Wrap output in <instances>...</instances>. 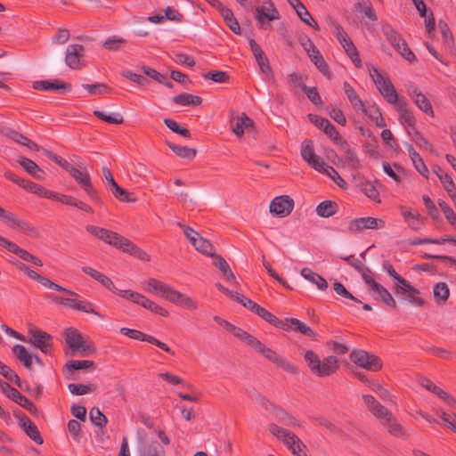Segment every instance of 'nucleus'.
<instances>
[{
    "label": "nucleus",
    "mask_w": 456,
    "mask_h": 456,
    "mask_svg": "<svg viewBox=\"0 0 456 456\" xmlns=\"http://www.w3.org/2000/svg\"><path fill=\"white\" fill-rule=\"evenodd\" d=\"M311 372L317 377H329L335 373L338 368V360L330 355L321 361L320 357L312 350H307L304 355Z\"/></svg>",
    "instance_id": "obj_1"
},
{
    "label": "nucleus",
    "mask_w": 456,
    "mask_h": 456,
    "mask_svg": "<svg viewBox=\"0 0 456 456\" xmlns=\"http://www.w3.org/2000/svg\"><path fill=\"white\" fill-rule=\"evenodd\" d=\"M381 30L386 39L390 43L394 49L411 63L416 62L418 60L415 54L408 46L406 41L402 36L388 23H385L381 27Z\"/></svg>",
    "instance_id": "obj_2"
},
{
    "label": "nucleus",
    "mask_w": 456,
    "mask_h": 456,
    "mask_svg": "<svg viewBox=\"0 0 456 456\" xmlns=\"http://www.w3.org/2000/svg\"><path fill=\"white\" fill-rule=\"evenodd\" d=\"M65 342L73 352L79 353L82 356L92 355L96 352L94 345L86 342L81 332L75 328L65 330Z\"/></svg>",
    "instance_id": "obj_3"
},
{
    "label": "nucleus",
    "mask_w": 456,
    "mask_h": 456,
    "mask_svg": "<svg viewBox=\"0 0 456 456\" xmlns=\"http://www.w3.org/2000/svg\"><path fill=\"white\" fill-rule=\"evenodd\" d=\"M258 354H262L265 359L274 363L277 367L281 368L290 374H297L298 369L289 362L287 359L278 354L274 350L267 347L260 340H256L253 347Z\"/></svg>",
    "instance_id": "obj_4"
},
{
    "label": "nucleus",
    "mask_w": 456,
    "mask_h": 456,
    "mask_svg": "<svg viewBox=\"0 0 456 456\" xmlns=\"http://www.w3.org/2000/svg\"><path fill=\"white\" fill-rule=\"evenodd\" d=\"M350 360L357 366L369 371H379L382 369V360L376 354L362 349H354L349 355Z\"/></svg>",
    "instance_id": "obj_5"
},
{
    "label": "nucleus",
    "mask_w": 456,
    "mask_h": 456,
    "mask_svg": "<svg viewBox=\"0 0 456 456\" xmlns=\"http://www.w3.org/2000/svg\"><path fill=\"white\" fill-rule=\"evenodd\" d=\"M370 72L377 88L388 103L395 105L401 101L389 78H386L375 67Z\"/></svg>",
    "instance_id": "obj_6"
},
{
    "label": "nucleus",
    "mask_w": 456,
    "mask_h": 456,
    "mask_svg": "<svg viewBox=\"0 0 456 456\" xmlns=\"http://www.w3.org/2000/svg\"><path fill=\"white\" fill-rule=\"evenodd\" d=\"M145 286L148 290L159 293L163 297H165V299L178 305H181L185 296L178 290H175L171 286L155 278L149 279L146 281Z\"/></svg>",
    "instance_id": "obj_7"
},
{
    "label": "nucleus",
    "mask_w": 456,
    "mask_h": 456,
    "mask_svg": "<svg viewBox=\"0 0 456 456\" xmlns=\"http://www.w3.org/2000/svg\"><path fill=\"white\" fill-rule=\"evenodd\" d=\"M145 286L148 290L159 293L163 297H165V299L178 305H181L185 296L178 290H175L171 286L155 278L149 279L146 281Z\"/></svg>",
    "instance_id": "obj_8"
},
{
    "label": "nucleus",
    "mask_w": 456,
    "mask_h": 456,
    "mask_svg": "<svg viewBox=\"0 0 456 456\" xmlns=\"http://www.w3.org/2000/svg\"><path fill=\"white\" fill-rule=\"evenodd\" d=\"M0 387L9 399L29 411L32 415H37L36 405L8 382L0 379Z\"/></svg>",
    "instance_id": "obj_9"
},
{
    "label": "nucleus",
    "mask_w": 456,
    "mask_h": 456,
    "mask_svg": "<svg viewBox=\"0 0 456 456\" xmlns=\"http://www.w3.org/2000/svg\"><path fill=\"white\" fill-rule=\"evenodd\" d=\"M28 334L31 338L25 342H28L34 346L40 349L45 354H52L53 352V338L50 334L35 327L28 330Z\"/></svg>",
    "instance_id": "obj_10"
},
{
    "label": "nucleus",
    "mask_w": 456,
    "mask_h": 456,
    "mask_svg": "<svg viewBox=\"0 0 456 456\" xmlns=\"http://www.w3.org/2000/svg\"><path fill=\"white\" fill-rule=\"evenodd\" d=\"M120 333L124 336H126L132 339L140 340V341H146L148 343H151L152 345H155L161 350L170 354L171 355H175V352L171 350V348L164 342H161L160 340L157 339L151 335L145 334L140 330L128 329V328H121Z\"/></svg>",
    "instance_id": "obj_11"
},
{
    "label": "nucleus",
    "mask_w": 456,
    "mask_h": 456,
    "mask_svg": "<svg viewBox=\"0 0 456 456\" xmlns=\"http://www.w3.org/2000/svg\"><path fill=\"white\" fill-rule=\"evenodd\" d=\"M301 156L302 159L315 170L319 172L324 170L325 163L318 155L315 154L312 140L305 139L303 141L301 146Z\"/></svg>",
    "instance_id": "obj_12"
},
{
    "label": "nucleus",
    "mask_w": 456,
    "mask_h": 456,
    "mask_svg": "<svg viewBox=\"0 0 456 456\" xmlns=\"http://www.w3.org/2000/svg\"><path fill=\"white\" fill-rule=\"evenodd\" d=\"M85 55V48L82 45H69L66 50L64 61L68 67L72 69H78L84 65L83 58Z\"/></svg>",
    "instance_id": "obj_13"
},
{
    "label": "nucleus",
    "mask_w": 456,
    "mask_h": 456,
    "mask_svg": "<svg viewBox=\"0 0 456 456\" xmlns=\"http://www.w3.org/2000/svg\"><path fill=\"white\" fill-rule=\"evenodd\" d=\"M270 212L279 216H288L294 208V200L289 195L275 197L270 203Z\"/></svg>",
    "instance_id": "obj_14"
},
{
    "label": "nucleus",
    "mask_w": 456,
    "mask_h": 456,
    "mask_svg": "<svg viewBox=\"0 0 456 456\" xmlns=\"http://www.w3.org/2000/svg\"><path fill=\"white\" fill-rule=\"evenodd\" d=\"M102 175L105 180L109 183L110 185V191L111 193L120 201L122 202H135V198H131V193L128 192L126 190L121 188L114 180L112 173L110 168L103 167L102 169Z\"/></svg>",
    "instance_id": "obj_15"
},
{
    "label": "nucleus",
    "mask_w": 456,
    "mask_h": 456,
    "mask_svg": "<svg viewBox=\"0 0 456 456\" xmlns=\"http://www.w3.org/2000/svg\"><path fill=\"white\" fill-rule=\"evenodd\" d=\"M78 167H80L79 169L73 167L69 172V175L75 179L81 189H83L86 193L88 191H90L94 185L86 166L84 164H80Z\"/></svg>",
    "instance_id": "obj_16"
},
{
    "label": "nucleus",
    "mask_w": 456,
    "mask_h": 456,
    "mask_svg": "<svg viewBox=\"0 0 456 456\" xmlns=\"http://www.w3.org/2000/svg\"><path fill=\"white\" fill-rule=\"evenodd\" d=\"M33 88L40 91L62 90L65 93L71 90V85L60 79L53 81L38 80L33 83Z\"/></svg>",
    "instance_id": "obj_17"
},
{
    "label": "nucleus",
    "mask_w": 456,
    "mask_h": 456,
    "mask_svg": "<svg viewBox=\"0 0 456 456\" xmlns=\"http://www.w3.org/2000/svg\"><path fill=\"white\" fill-rule=\"evenodd\" d=\"M231 126L232 132L238 136L241 137L245 130L250 131L254 127V121L242 112L240 117L231 120Z\"/></svg>",
    "instance_id": "obj_18"
},
{
    "label": "nucleus",
    "mask_w": 456,
    "mask_h": 456,
    "mask_svg": "<svg viewBox=\"0 0 456 456\" xmlns=\"http://www.w3.org/2000/svg\"><path fill=\"white\" fill-rule=\"evenodd\" d=\"M395 110L399 112V120L403 126L411 127L415 130L416 119L412 112L409 110L408 104L402 100L395 104Z\"/></svg>",
    "instance_id": "obj_19"
},
{
    "label": "nucleus",
    "mask_w": 456,
    "mask_h": 456,
    "mask_svg": "<svg viewBox=\"0 0 456 456\" xmlns=\"http://www.w3.org/2000/svg\"><path fill=\"white\" fill-rule=\"evenodd\" d=\"M20 426L23 428L27 436L37 444H42L44 443V439L41 436L37 427L25 414L20 415Z\"/></svg>",
    "instance_id": "obj_20"
},
{
    "label": "nucleus",
    "mask_w": 456,
    "mask_h": 456,
    "mask_svg": "<svg viewBox=\"0 0 456 456\" xmlns=\"http://www.w3.org/2000/svg\"><path fill=\"white\" fill-rule=\"evenodd\" d=\"M27 275L30 279L37 281V282H39L41 285H43L45 288H49V289H54L57 291L66 292L69 295H77L74 291L61 287V285L52 281L50 279L37 273L36 271H34L32 269H30V271L27 272Z\"/></svg>",
    "instance_id": "obj_21"
},
{
    "label": "nucleus",
    "mask_w": 456,
    "mask_h": 456,
    "mask_svg": "<svg viewBox=\"0 0 456 456\" xmlns=\"http://www.w3.org/2000/svg\"><path fill=\"white\" fill-rule=\"evenodd\" d=\"M414 5L419 12V15L425 18L426 28L429 37L434 36V32L436 29V20L432 12L430 14L427 15V6L423 0H412Z\"/></svg>",
    "instance_id": "obj_22"
},
{
    "label": "nucleus",
    "mask_w": 456,
    "mask_h": 456,
    "mask_svg": "<svg viewBox=\"0 0 456 456\" xmlns=\"http://www.w3.org/2000/svg\"><path fill=\"white\" fill-rule=\"evenodd\" d=\"M343 87L345 94L352 106L355 110H361L362 114L367 115V108L365 107L363 102L361 100L354 87L347 81L344 82Z\"/></svg>",
    "instance_id": "obj_23"
},
{
    "label": "nucleus",
    "mask_w": 456,
    "mask_h": 456,
    "mask_svg": "<svg viewBox=\"0 0 456 456\" xmlns=\"http://www.w3.org/2000/svg\"><path fill=\"white\" fill-rule=\"evenodd\" d=\"M17 162L34 178L37 180L45 179V171L41 169L39 166L33 160L26 157H19Z\"/></svg>",
    "instance_id": "obj_24"
},
{
    "label": "nucleus",
    "mask_w": 456,
    "mask_h": 456,
    "mask_svg": "<svg viewBox=\"0 0 456 456\" xmlns=\"http://www.w3.org/2000/svg\"><path fill=\"white\" fill-rule=\"evenodd\" d=\"M224 327L227 330H229L232 335L241 341L245 342L250 347H253L255 342H256L257 338L251 334L248 333L246 330L241 328L236 327L232 323L224 321Z\"/></svg>",
    "instance_id": "obj_25"
},
{
    "label": "nucleus",
    "mask_w": 456,
    "mask_h": 456,
    "mask_svg": "<svg viewBox=\"0 0 456 456\" xmlns=\"http://www.w3.org/2000/svg\"><path fill=\"white\" fill-rule=\"evenodd\" d=\"M0 246L6 248L8 251L12 252V254H15L22 260L27 261V262L30 261V258L32 256L31 253H29L28 250L20 248L16 243L8 240L7 239L4 238L1 235H0Z\"/></svg>",
    "instance_id": "obj_26"
},
{
    "label": "nucleus",
    "mask_w": 456,
    "mask_h": 456,
    "mask_svg": "<svg viewBox=\"0 0 456 456\" xmlns=\"http://www.w3.org/2000/svg\"><path fill=\"white\" fill-rule=\"evenodd\" d=\"M411 96L419 110H421L427 115H428L430 117H434V110H433L431 102L426 97L425 94H423L417 88H414L412 93L411 94Z\"/></svg>",
    "instance_id": "obj_27"
},
{
    "label": "nucleus",
    "mask_w": 456,
    "mask_h": 456,
    "mask_svg": "<svg viewBox=\"0 0 456 456\" xmlns=\"http://www.w3.org/2000/svg\"><path fill=\"white\" fill-rule=\"evenodd\" d=\"M213 265L218 268L221 274L224 276V278L227 281H232L234 283H237L236 277L230 268L228 263L226 260L220 255H214L213 256Z\"/></svg>",
    "instance_id": "obj_28"
},
{
    "label": "nucleus",
    "mask_w": 456,
    "mask_h": 456,
    "mask_svg": "<svg viewBox=\"0 0 456 456\" xmlns=\"http://www.w3.org/2000/svg\"><path fill=\"white\" fill-rule=\"evenodd\" d=\"M407 151L416 170L428 179L429 172L420 155L411 144H407Z\"/></svg>",
    "instance_id": "obj_29"
},
{
    "label": "nucleus",
    "mask_w": 456,
    "mask_h": 456,
    "mask_svg": "<svg viewBox=\"0 0 456 456\" xmlns=\"http://www.w3.org/2000/svg\"><path fill=\"white\" fill-rule=\"evenodd\" d=\"M370 292H376L381 301L387 306L392 309L397 308V302L392 296V294L380 283H377L374 285L370 290Z\"/></svg>",
    "instance_id": "obj_30"
},
{
    "label": "nucleus",
    "mask_w": 456,
    "mask_h": 456,
    "mask_svg": "<svg viewBox=\"0 0 456 456\" xmlns=\"http://www.w3.org/2000/svg\"><path fill=\"white\" fill-rule=\"evenodd\" d=\"M123 246V252L128 253L142 261L149 262L151 260V256L146 251L137 247L128 239L126 240Z\"/></svg>",
    "instance_id": "obj_31"
},
{
    "label": "nucleus",
    "mask_w": 456,
    "mask_h": 456,
    "mask_svg": "<svg viewBox=\"0 0 456 456\" xmlns=\"http://www.w3.org/2000/svg\"><path fill=\"white\" fill-rule=\"evenodd\" d=\"M57 201H59L62 204H65V205L76 207L78 209H81L87 213H94L93 208L88 204H86L84 201L77 200L70 195H65V194L59 193Z\"/></svg>",
    "instance_id": "obj_32"
},
{
    "label": "nucleus",
    "mask_w": 456,
    "mask_h": 456,
    "mask_svg": "<svg viewBox=\"0 0 456 456\" xmlns=\"http://www.w3.org/2000/svg\"><path fill=\"white\" fill-rule=\"evenodd\" d=\"M301 275L305 279L314 283L317 288L321 290H324L328 288L327 281L320 274L312 271V269L305 267L301 270Z\"/></svg>",
    "instance_id": "obj_33"
},
{
    "label": "nucleus",
    "mask_w": 456,
    "mask_h": 456,
    "mask_svg": "<svg viewBox=\"0 0 456 456\" xmlns=\"http://www.w3.org/2000/svg\"><path fill=\"white\" fill-rule=\"evenodd\" d=\"M439 30L442 35L443 44L450 52L454 51V38L448 24L440 20L438 22Z\"/></svg>",
    "instance_id": "obj_34"
},
{
    "label": "nucleus",
    "mask_w": 456,
    "mask_h": 456,
    "mask_svg": "<svg viewBox=\"0 0 456 456\" xmlns=\"http://www.w3.org/2000/svg\"><path fill=\"white\" fill-rule=\"evenodd\" d=\"M202 101L201 97L188 93H183L173 98V102L180 106H199Z\"/></svg>",
    "instance_id": "obj_35"
},
{
    "label": "nucleus",
    "mask_w": 456,
    "mask_h": 456,
    "mask_svg": "<svg viewBox=\"0 0 456 456\" xmlns=\"http://www.w3.org/2000/svg\"><path fill=\"white\" fill-rule=\"evenodd\" d=\"M339 146L345 151L346 161L347 162L348 167L354 170L360 169V159L348 142L346 141L342 142Z\"/></svg>",
    "instance_id": "obj_36"
},
{
    "label": "nucleus",
    "mask_w": 456,
    "mask_h": 456,
    "mask_svg": "<svg viewBox=\"0 0 456 456\" xmlns=\"http://www.w3.org/2000/svg\"><path fill=\"white\" fill-rule=\"evenodd\" d=\"M338 210V205L332 200H324L316 208V213L321 217H330L335 215Z\"/></svg>",
    "instance_id": "obj_37"
},
{
    "label": "nucleus",
    "mask_w": 456,
    "mask_h": 456,
    "mask_svg": "<svg viewBox=\"0 0 456 456\" xmlns=\"http://www.w3.org/2000/svg\"><path fill=\"white\" fill-rule=\"evenodd\" d=\"M383 426L387 429V432L393 436H407V432L405 428L396 420L395 416H393L391 419L384 422Z\"/></svg>",
    "instance_id": "obj_38"
},
{
    "label": "nucleus",
    "mask_w": 456,
    "mask_h": 456,
    "mask_svg": "<svg viewBox=\"0 0 456 456\" xmlns=\"http://www.w3.org/2000/svg\"><path fill=\"white\" fill-rule=\"evenodd\" d=\"M12 352L15 356L23 362L24 366L32 370L33 355L29 354L26 347L22 345H15L12 347Z\"/></svg>",
    "instance_id": "obj_39"
},
{
    "label": "nucleus",
    "mask_w": 456,
    "mask_h": 456,
    "mask_svg": "<svg viewBox=\"0 0 456 456\" xmlns=\"http://www.w3.org/2000/svg\"><path fill=\"white\" fill-rule=\"evenodd\" d=\"M289 441L287 442V447L292 452L293 454L297 456H307L305 444L296 435H291L289 437Z\"/></svg>",
    "instance_id": "obj_40"
},
{
    "label": "nucleus",
    "mask_w": 456,
    "mask_h": 456,
    "mask_svg": "<svg viewBox=\"0 0 456 456\" xmlns=\"http://www.w3.org/2000/svg\"><path fill=\"white\" fill-rule=\"evenodd\" d=\"M434 297L438 305H444L450 296V289L445 282H438L433 289Z\"/></svg>",
    "instance_id": "obj_41"
},
{
    "label": "nucleus",
    "mask_w": 456,
    "mask_h": 456,
    "mask_svg": "<svg viewBox=\"0 0 456 456\" xmlns=\"http://www.w3.org/2000/svg\"><path fill=\"white\" fill-rule=\"evenodd\" d=\"M126 240V237L107 229L106 233L103 234V238L102 239V240L105 243L112 245L121 250L124 247L123 244H125Z\"/></svg>",
    "instance_id": "obj_42"
},
{
    "label": "nucleus",
    "mask_w": 456,
    "mask_h": 456,
    "mask_svg": "<svg viewBox=\"0 0 456 456\" xmlns=\"http://www.w3.org/2000/svg\"><path fill=\"white\" fill-rule=\"evenodd\" d=\"M259 317L276 328L281 329L286 331H289L291 330L290 325L278 319L274 314L267 311L265 308L264 309Z\"/></svg>",
    "instance_id": "obj_43"
},
{
    "label": "nucleus",
    "mask_w": 456,
    "mask_h": 456,
    "mask_svg": "<svg viewBox=\"0 0 456 456\" xmlns=\"http://www.w3.org/2000/svg\"><path fill=\"white\" fill-rule=\"evenodd\" d=\"M169 149L178 157L193 159L196 157L197 151L186 146H179L171 142H167Z\"/></svg>",
    "instance_id": "obj_44"
},
{
    "label": "nucleus",
    "mask_w": 456,
    "mask_h": 456,
    "mask_svg": "<svg viewBox=\"0 0 456 456\" xmlns=\"http://www.w3.org/2000/svg\"><path fill=\"white\" fill-rule=\"evenodd\" d=\"M295 11L303 22L312 27L316 31L320 30V26L314 20L311 13L308 12L304 4H300V5L297 7V9H295Z\"/></svg>",
    "instance_id": "obj_45"
},
{
    "label": "nucleus",
    "mask_w": 456,
    "mask_h": 456,
    "mask_svg": "<svg viewBox=\"0 0 456 456\" xmlns=\"http://www.w3.org/2000/svg\"><path fill=\"white\" fill-rule=\"evenodd\" d=\"M9 137L12 141H14L21 145H24L32 151H39V146L36 142H34L29 138H28L27 136H25L24 134H22L17 131H14V130L11 131L9 133Z\"/></svg>",
    "instance_id": "obj_46"
},
{
    "label": "nucleus",
    "mask_w": 456,
    "mask_h": 456,
    "mask_svg": "<svg viewBox=\"0 0 456 456\" xmlns=\"http://www.w3.org/2000/svg\"><path fill=\"white\" fill-rule=\"evenodd\" d=\"M4 177L6 179L12 181V183H16L20 187H21L28 191H31V192L33 191L35 184H36V183H34L30 180H27V179L19 177L18 175H16L15 174H13L11 171H6L4 173Z\"/></svg>",
    "instance_id": "obj_47"
},
{
    "label": "nucleus",
    "mask_w": 456,
    "mask_h": 456,
    "mask_svg": "<svg viewBox=\"0 0 456 456\" xmlns=\"http://www.w3.org/2000/svg\"><path fill=\"white\" fill-rule=\"evenodd\" d=\"M271 13H266L263 7L256 8V19L259 23H264L265 20L271 21L273 20L280 19V14L277 9L273 6V4L270 2Z\"/></svg>",
    "instance_id": "obj_48"
},
{
    "label": "nucleus",
    "mask_w": 456,
    "mask_h": 456,
    "mask_svg": "<svg viewBox=\"0 0 456 456\" xmlns=\"http://www.w3.org/2000/svg\"><path fill=\"white\" fill-rule=\"evenodd\" d=\"M139 305L154 314H159L164 317L168 316V312L165 308L159 305L154 301L147 298L145 296L142 297V301L139 302Z\"/></svg>",
    "instance_id": "obj_49"
},
{
    "label": "nucleus",
    "mask_w": 456,
    "mask_h": 456,
    "mask_svg": "<svg viewBox=\"0 0 456 456\" xmlns=\"http://www.w3.org/2000/svg\"><path fill=\"white\" fill-rule=\"evenodd\" d=\"M192 246L195 248L196 250L206 256H213L215 255L213 245L208 240L204 239L200 235L195 241V245Z\"/></svg>",
    "instance_id": "obj_50"
},
{
    "label": "nucleus",
    "mask_w": 456,
    "mask_h": 456,
    "mask_svg": "<svg viewBox=\"0 0 456 456\" xmlns=\"http://www.w3.org/2000/svg\"><path fill=\"white\" fill-rule=\"evenodd\" d=\"M366 116H368L378 127L383 128L387 126L380 109L375 105L370 107L369 110L367 109Z\"/></svg>",
    "instance_id": "obj_51"
},
{
    "label": "nucleus",
    "mask_w": 456,
    "mask_h": 456,
    "mask_svg": "<svg viewBox=\"0 0 456 456\" xmlns=\"http://www.w3.org/2000/svg\"><path fill=\"white\" fill-rule=\"evenodd\" d=\"M94 366V361L89 360H70L68 362H66L64 368L70 372H73L75 370H85Z\"/></svg>",
    "instance_id": "obj_52"
},
{
    "label": "nucleus",
    "mask_w": 456,
    "mask_h": 456,
    "mask_svg": "<svg viewBox=\"0 0 456 456\" xmlns=\"http://www.w3.org/2000/svg\"><path fill=\"white\" fill-rule=\"evenodd\" d=\"M289 325L292 324L295 326V330L300 333H302L305 336L307 337H314L315 332L307 325H305L304 322H300L298 319L296 318H286L285 322Z\"/></svg>",
    "instance_id": "obj_53"
},
{
    "label": "nucleus",
    "mask_w": 456,
    "mask_h": 456,
    "mask_svg": "<svg viewBox=\"0 0 456 456\" xmlns=\"http://www.w3.org/2000/svg\"><path fill=\"white\" fill-rule=\"evenodd\" d=\"M89 419L96 427L102 428L108 423L107 417L100 411L98 407H93L89 411Z\"/></svg>",
    "instance_id": "obj_54"
},
{
    "label": "nucleus",
    "mask_w": 456,
    "mask_h": 456,
    "mask_svg": "<svg viewBox=\"0 0 456 456\" xmlns=\"http://www.w3.org/2000/svg\"><path fill=\"white\" fill-rule=\"evenodd\" d=\"M412 140L415 142V143L420 147L424 148L425 150L428 151L429 152L435 154L436 156H439V153L435 150L432 143L428 142V139H426L418 130H414V134L412 136Z\"/></svg>",
    "instance_id": "obj_55"
},
{
    "label": "nucleus",
    "mask_w": 456,
    "mask_h": 456,
    "mask_svg": "<svg viewBox=\"0 0 456 456\" xmlns=\"http://www.w3.org/2000/svg\"><path fill=\"white\" fill-rule=\"evenodd\" d=\"M94 115L98 118L99 119L109 123V124H114V125H120L124 122V118L119 113H114L112 115H107L103 111L101 110H94Z\"/></svg>",
    "instance_id": "obj_56"
},
{
    "label": "nucleus",
    "mask_w": 456,
    "mask_h": 456,
    "mask_svg": "<svg viewBox=\"0 0 456 456\" xmlns=\"http://www.w3.org/2000/svg\"><path fill=\"white\" fill-rule=\"evenodd\" d=\"M201 76L203 78L210 79L216 83H228L230 81V76L225 71L210 70L203 73Z\"/></svg>",
    "instance_id": "obj_57"
},
{
    "label": "nucleus",
    "mask_w": 456,
    "mask_h": 456,
    "mask_svg": "<svg viewBox=\"0 0 456 456\" xmlns=\"http://www.w3.org/2000/svg\"><path fill=\"white\" fill-rule=\"evenodd\" d=\"M126 44V40L118 36L108 37L104 43L103 47L109 51H118Z\"/></svg>",
    "instance_id": "obj_58"
},
{
    "label": "nucleus",
    "mask_w": 456,
    "mask_h": 456,
    "mask_svg": "<svg viewBox=\"0 0 456 456\" xmlns=\"http://www.w3.org/2000/svg\"><path fill=\"white\" fill-rule=\"evenodd\" d=\"M311 61L314 62V64L323 76H325L329 79L332 77V73L330 69V67L322 54L319 56L313 55Z\"/></svg>",
    "instance_id": "obj_59"
},
{
    "label": "nucleus",
    "mask_w": 456,
    "mask_h": 456,
    "mask_svg": "<svg viewBox=\"0 0 456 456\" xmlns=\"http://www.w3.org/2000/svg\"><path fill=\"white\" fill-rule=\"evenodd\" d=\"M268 430L277 438L281 439L285 444L288 441H289V437L291 436V435H295L294 433L281 427H279L274 423H272L268 426Z\"/></svg>",
    "instance_id": "obj_60"
},
{
    "label": "nucleus",
    "mask_w": 456,
    "mask_h": 456,
    "mask_svg": "<svg viewBox=\"0 0 456 456\" xmlns=\"http://www.w3.org/2000/svg\"><path fill=\"white\" fill-rule=\"evenodd\" d=\"M45 156L56 163L58 166H60L61 168H63L66 172L69 174L70 170L73 169V166L65 159L61 158V156H58L57 154L53 153L51 151L45 150L44 151Z\"/></svg>",
    "instance_id": "obj_61"
},
{
    "label": "nucleus",
    "mask_w": 456,
    "mask_h": 456,
    "mask_svg": "<svg viewBox=\"0 0 456 456\" xmlns=\"http://www.w3.org/2000/svg\"><path fill=\"white\" fill-rule=\"evenodd\" d=\"M62 65V52L61 49L55 50L47 61L48 69L52 72L59 69Z\"/></svg>",
    "instance_id": "obj_62"
},
{
    "label": "nucleus",
    "mask_w": 456,
    "mask_h": 456,
    "mask_svg": "<svg viewBox=\"0 0 456 456\" xmlns=\"http://www.w3.org/2000/svg\"><path fill=\"white\" fill-rule=\"evenodd\" d=\"M69 391L75 395H83L94 390V386L92 384L82 385L71 383L68 385Z\"/></svg>",
    "instance_id": "obj_63"
},
{
    "label": "nucleus",
    "mask_w": 456,
    "mask_h": 456,
    "mask_svg": "<svg viewBox=\"0 0 456 456\" xmlns=\"http://www.w3.org/2000/svg\"><path fill=\"white\" fill-rule=\"evenodd\" d=\"M357 272L361 274L362 280L364 281V282L368 288V290H370L374 285H376L378 283V281H376L374 280V278L372 277L373 273L370 270V268L368 267L367 265H365L364 264L361 267V269Z\"/></svg>",
    "instance_id": "obj_64"
}]
</instances>
